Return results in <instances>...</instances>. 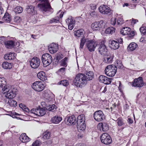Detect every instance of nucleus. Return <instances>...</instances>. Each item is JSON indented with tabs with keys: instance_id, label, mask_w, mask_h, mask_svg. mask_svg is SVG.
Returning <instances> with one entry per match:
<instances>
[{
	"instance_id": "nucleus-54",
	"label": "nucleus",
	"mask_w": 146,
	"mask_h": 146,
	"mask_svg": "<svg viewBox=\"0 0 146 146\" xmlns=\"http://www.w3.org/2000/svg\"><path fill=\"white\" fill-rule=\"evenodd\" d=\"M138 22V20L136 19H132L131 21L132 24H134Z\"/></svg>"
},
{
	"instance_id": "nucleus-63",
	"label": "nucleus",
	"mask_w": 146,
	"mask_h": 146,
	"mask_svg": "<svg viewBox=\"0 0 146 146\" xmlns=\"http://www.w3.org/2000/svg\"><path fill=\"white\" fill-rule=\"evenodd\" d=\"M107 91V88L106 87H104V90L102 91V92L105 93Z\"/></svg>"
},
{
	"instance_id": "nucleus-1",
	"label": "nucleus",
	"mask_w": 146,
	"mask_h": 146,
	"mask_svg": "<svg viewBox=\"0 0 146 146\" xmlns=\"http://www.w3.org/2000/svg\"><path fill=\"white\" fill-rule=\"evenodd\" d=\"M6 81L3 78H0V87L3 88L2 90L3 94L7 98H11L15 97L16 91L13 89V87L9 84L6 85Z\"/></svg>"
},
{
	"instance_id": "nucleus-8",
	"label": "nucleus",
	"mask_w": 146,
	"mask_h": 146,
	"mask_svg": "<svg viewBox=\"0 0 146 146\" xmlns=\"http://www.w3.org/2000/svg\"><path fill=\"white\" fill-rule=\"evenodd\" d=\"M100 138L102 143L106 145L109 144L112 141L111 137L106 133H103L101 136Z\"/></svg>"
},
{
	"instance_id": "nucleus-4",
	"label": "nucleus",
	"mask_w": 146,
	"mask_h": 146,
	"mask_svg": "<svg viewBox=\"0 0 146 146\" xmlns=\"http://www.w3.org/2000/svg\"><path fill=\"white\" fill-rule=\"evenodd\" d=\"M117 67L113 65L107 66L105 70V73L107 76L112 77L114 76L116 73Z\"/></svg>"
},
{
	"instance_id": "nucleus-46",
	"label": "nucleus",
	"mask_w": 146,
	"mask_h": 146,
	"mask_svg": "<svg viewBox=\"0 0 146 146\" xmlns=\"http://www.w3.org/2000/svg\"><path fill=\"white\" fill-rule=\"evenodd\" d=\"M59 18L58 17H56L54 18H53L51 19L50 20V23H56L59 22Z\"/></svg>"
},
{
	"instance_id": "nucleus-26",
	"label": "nucleus",
	"mask_w": 146,
	"mask_h": 146,
	"mask_svg": "<svg viewBox=\"0 0 146 146\" xmlns=\"http://www.w3.org/2000/svg\"><path fill=\"white\" fill-rule=\"evenodd\" d=\"M137 44L135 42H131L128 46L127 50L129 51H133L137 47Z\"/></svg>"
},
{
	"instance_id": "nucleus-61",
	"label": "nucleus",
	"mask_w": 146,
	"mask_h": 146,
	"mask_svg": "<svg viewBox=\"0 0 146 146\" xmlns=\"http://www.w3.org/2000/svg\"><path fill=\"white\" fill-rule=\"evenodd\" d=\"M31 36V37L32 38H34V39H36V38H35V37L37 36V35H32Z\"/></svg>"
},
{
	"instance_id": "nucleus-35",
	"label": "nucleus",
	"mask_w": 146,
	"mask_h": 146,
	"mask_svg": "<svg viewBox=\"0 0 146 146\" xmlns=\"http://www.w3.org/2000/svg\"><path fill=\"white\" fill-rule=\"evenodd\" d=\"M14 98V97L11 98ZM9 98L11 99L9 100L8 102V104L11 107H15L17 105V102L16 101L11 99V98Z\"/></svg>"
},
{
	"instance_id": "nucleus-6",
	"label": "nucleus",
	"mask_w": 146,
	"mask_h": 146,
	"mask_svg": "<svg viewBox=\"0 0 146 146\" xmlns=\"http://www.w3.org/2000/svg\"><path fill=\"white\" fill-rule=\"evenodd\" d=\"M46 86L44 83L36 81L34 82L32 87L37 92H40L43 90Z\"/></svg>"
},
{
	"instance_id": "nucleus-7",
	"label": "nucleus",
	"mask_w": 146,
	"mask_h": 146,
	"mask_svg": "<svg viewBox=\"0 0 146 146\" xmlns=\"http://www.w3.org/2000/svg\"><path fill=\"white\" fill-rule=\"evenodd\" d=\"M41 59L43 64L45 66L50 64L52 62V60L51 56L48 53L43 54L42 56Z\"/></svg>"
},
{
	"instance_id": "nucleus-29",
	"label": "nucleus",
	"mask_w": 146,
	"mask_h": 146,
	"mask_svg": "<svg viewBox=\"0 0 146 146\" xmlns=\"http://www.w3.org/2000/svg\"><path fill=\"white\" fill-rule=\"evenodd\" d=\"M99 125L100 126V130H102L104 131H107L109 129L108 125L105 123H100L99 124Z\"/></svg>"
},
{
	"instance_id": "nucleus-18",
	"label": "nucleus",
	"mask_w": 146,
	"mask_h": 146,
	"mask_svg": "<svg viewBox=\"0 0 146 146\" xmlns=\"http://www.w3.org/2000/svg\"><path fill=\"white\" fill-rule=\"evenodd\" d=\"M109 46L110 48L113 49L115 50L119 47V44L118 42L114 40H111L109 41Z\"/></svg>"
},
{
	"instance_id": "nucleus-48",
	"label": "nucleus",
	"mask_w": 146,
	"mask_h": 146,
	"mask_svg": "<svg viewBox=\"0 0 146 146\" xmlns=\"http://www.w3.org/2000/svg\"><path fill=\"white\" fill-rule=\"evenodd\" d=\"M116 18H112L111 19V24L113 25H115L116 26H117V25L116 23Z\"/></svg>"
},
{
	"instance_id": "nucleus-17",
	"label": "nucleus",
	"mask_w": 146,
	"mask_h": 146,
	"mask_svg": "<svg viewBox=\"0 0 146 146\" xmlns=\"http://www.w3.org/2000/svg\"><path fill=\"white\" fill-rule=\"evenodd\" d=\"M48 49L50 53L53 54L56 52L58 50V45L56 44L52 43L48 46Z\"/></svg>"
},
{
	"instance_id": "nucleus-21",
	"label": "nucleus",
	"mask_w": 146,
	"mask_h": 146,
	"mask_svg": "<svg viewBox=\"0 0 146 146\" xmlns=\"http://www.w3.org/2000/svg\"><path fill=\"white\" fill-rule=\"evenodd\" d=\"M67 122L68 125H74L76 123V119L74 115H72L71 116L67 117Z\"/></svg>"
},
{
	"instance_id": "nucleus-53",
	"label": "nucleus",
	"mask_w": 146,
	"mask_h": 146,
	"mask_svg": "<svg viewBox=\"0 0 146 146\" xmlns=\"http://www.w3.org/2000/svg\"><path fill=\"white\" fill-rule=\"evenodd\" d=\"M37 112V108H33L31 110V113H33L37 115V113L36 112Z\"/></svg>"
},
{
	"instance_id": "nucleus-41",
	"label": "nucleus",
	"mask_w": 146,
	"mask_h": 146,
	"mask_svg": "<svg viewBox=\"0 0 146 146\" xmlns=\"http://www.w3.org/2000/svg\"><path fill=\"white\" fill-rule=\"evenodd\" d=\"M58 85H61L63 86H66L69 84V82L67 80H62L58 83Z\"/></svg>"
},
{
	"instance_id": "nucleus-12",
	"label": "nucleus",
	"mask_w": 146,
	"mask_h": 146,
	"mask_svg": "<svg viewBox=\"0 0 146 146\" xmlns=\"http://www.w3.org/2000/svg\"><path fill=\"white\" fill-rule=\"evenodd\" d=\"M30 65L32 68H37L40 65V60L37 57H34L30 61Z\"/></svg>"
},
{
	"instance_id": "nucleus-44",
	"label": "nucleus",
	"mask_w": 146,
	"mask_h": 146,
	"mask_svg": "<svg viewBox=\"0 0 146 146\" xmlns=\"http://www.w3.org/2000/svg\"><path fill=\"white\" fill-rule=\"evenodd\" d=\"M66 70V68L64 67H62L60 68L58 71V73L59 74H60L61 76L63 75V74H64Z\"/></svg>"
},
{
	"instance_id": "nucleus-10",
	"label": "nucleus",
	"mask_w": 146,
	"mask_h": 146,
	"mask_svg": "<svg viewBox=\"0 0 146 146\" xmlns=\"http://www.w3.org/2000/svg\"><path fill=\"white\" fill-rule=\"evenodd\" d=\"M98 50L100 54L103 56L107 54L108 50L104 42H102L98 45Z\"/></svg>"
},
{
	"instance_id": "nucleus-28",
	"label": "nucleus",
	"mask_w": 146,
	"mask_h": 146,
	"mask_svg": "<svg viewBox=\"0 0 146 146\" xmlns=\"http://www.w3.org/2000/svg\"><path fill=\"white\" fill-rule=\"evenodd\" d=\"M26 9L27 13L31 14L32 15H34L36 13V11L34 10V8L32 5L27 6Z\"/></svg>"
},
{
	"instance_id": "nucleus-56",
	"label": "nucleus",
	"mask_w": 146,
	"mask_h": 146,
	"mask_svg": "<svg viewBox=\"0 0 146 146\" xmlns=\"http://www.w3.org/2000/svg\"><path fill=\"white\" fill-rule=\"evenodd\" d=\"M117 63L119 68H121L123 67L122 64L121 62L119 61V62H117Z\"/></svg>"
},
{
	"instance_id": "nucleus-24",
	"label": "nucleus",
	"mask_w": 146,
	"mask_h": 146,
	"mask_svg": "<svg viewBox=\"0 0 146 146\" xmlns=\"http://www.w3.org/2000/svg\"><path fill=\"white\" fill-rule=\"evenodd\" d=\"M19 139L23 143L28 142L30 140V139L25 133H23L21 134L19 137Z\"/></svg>"
},
{
	"instance_id": "nucleus-20",
	"label": "nucleus",
	"mask_w": 146,
	"mask_h": 146,
	"mask_svg": "<svg viewBox=\"0 0 146 146\" xmlns=\"http://www.w3.org/2000/svg\"><path fill=\"white\" fill-rule=\"evenodd\" d=\"M16 54L13 52H10L5 55L4 58L7 60H14L15 58Z\"/></svg>"
},
{
	"instance_id": "nucleus-42",
	"label": "nucleus",
	"mask_w": 146,
	"mask_h": 146,
	"mask_svg": "<svg viewBox=\"0 0 146 146\" xmlns=\"http://www.w3.org/2000/svg\"><path fill=\"white\" fill-rule=\"evenodd\" d=\"M23 11L22 8L20 6L17 7L14 9V11L16 14L21 13Z\"/></svg>"
},
{
	"instance_id": "nucleus-2",
	"label": "nucleus",
	"mask_w": 146,
	"mask_h": 146,
	"mask_svg": "<svg viewBox=\"0 0 146 146\" xmlns=\"http://www.w3.org/2000/svg\"><path fill=\"white\" fill-rule=\"evenodd\" d=\"M86 43V46L89 50L90 52L94 51L95 50L97 45L96 42L93 40H90L88 38H82L80 40V50L83 49L85 43Z\"/></svg>"
},
{
	"instance_id": "nucleus-59",
	"label": "nucleus",
	"mask_w": 146,
	"mask_h": 146,
	"mask_svg": "<svg viewBox=\"0 0 146 146\" xmlns=\"http://www.w3.org/2000/svg\"><path fill=\"white\" fill-rule=\"evenodd\" d=\"M119 86L118 87V88L120 90L121 89V87L122 86V85L121 83V82H120L119 81Z\"/></svg>"
},
{
	"instance_id": "nucleus-51",
	"label": "nucleus",
	"mask_w": 146,
	"mask_h": 146,
	"mask_svg": "<svg viewBox=\"0 0 146 146\" xmlns=\"http://www.w3.org/2000/svg\"><path fill=\"white\" fill-rule=\"evenodd\" d=\"M6 38L4 36H2L0 37V43L2 44L3 43H5V42H6Z\"/></svg>"
},
{
	"instance_id": "nucleus-27",
	"label": "nucleus",
	"mask_w": 146,
	"mask_h": 146,
	"mask_svg": "<svg viewBox=\"0 0 146 146\" xmlns=\"http://www.w3.org/2000/svg\"><path fill=\"white\" fill-rule=\"evenodd\" d=\"M37 77L40 80L42 81H45L46 79V76L45 72L43 71H41L38 72L37 74Z\"/></svg>"
},
{
	"instance_id": "nucleus-30",
	"label": "nucleus",
	"mask_w": 146,
	"mask_h": 146,
	"mask_svg": "<svg viewBox=\"0 0 146 146\" xmlns=\"http://www.w3.org/2000/svg\"><path fill=\"white\" fill-rule=\"evenodd\" d=\"M37 115L39 116H42L44 115L46 113V111L44 108H37Z\"/></svg>"
},
{
	"instance_id": "nucleus-45",
	"label": "nucleus",
	"mask_w": 146,
	"mask_h": 146,
	"mask_svg": "<svg viewBox=\"0 0 146 146\" xmlns=\"http://www.w3.org/2000/svg\"><path fill=\"white\" fill-rule=\"evenodd\" d=\"M68 58L66 57L64 58L61 61V65L62 66H67L66 62L67 61Z\"/></svg>"
},
{
	"instance_id": "nucleus-58",
	"label": "nucleus",
	"mask_w": 146,
	"mask_h": 146,
	"mask_svg": "<svg viewBox=\"0 0 146 146\" xmlns=\"http://www.w3.org/2000/svg\"><path fill=\"white\" fill-rule=\"evenodd\" d=\"M127 122L129 124H131L133 123V121L132 119L129 118L127 120Z\"/></svg>"
},
{
	"instance_id": "nucleus-31",
	"label": "nucleus",
	"mask_w": 146,
	"mask_h": 146,
	"mask_svg": "<svg viewBox=\"0 0 146 146\" xmlns=\"http://www.w3.org/2000/svg\"><path fill=\"white\" fill-rule=\"evenodd\" d=\"M85 115L83 114L80 115L77 117L76 123H85Z\"/></svg>"
},
{
	"instance_id": "nucleus-11",
	"label": "nucleus",
	"mask_w": 146,
	"mask_h": 146,
	"mask_svg": "<svg viewBox=\"0 0 146 146\" xmlns=\"http://www.w3.org/2000/svg\"><path fill=\"white\" fill-rule=\"evenodd\" d=\"M94 119L98 121H100L105 118L103 112L100 110L96 111L94 113Z\"/></svg>"
},
{
	"instance_id": "nucleus-9",
	"label": "nucleus",
	"mask_w": 146,
	"mask_h": 146,
	"mask_svg": "<svg viewBox=\"0 0 146 146\" xmlns=\"http://www.w3.org/2000/svg\"><path fill=\"white\" fill-rule=\"evenodd\" d=\"M105 23L102 20L93 23L91 25V27L94 31L100 30L104 28Z\"/></svg>"
},
{
	"instance_id": "nucleus-43",
	"label": "nucleus",
	"mask_w": 146,
	"mask_h": 146,
	"mask_svg": "<svg viewBox=\"0 0 146 146\" xmlns=\"http://www.w3.org/2000/svg\"><path fill=\"white\" fill-rule=\"evenodd\" d=\"M124 23L123 21V20L122 18L121 17H118L117 20L116 24L117 25V26L118 25H121L123 24Z\"/></svg>"
},
{
	"instance_id": "nucleus-5",
	"label": "nucleus",
	"mask_w": 146,
	"mask_h": 146,
	"mask_svg": "<svg viewBox=\"0 0 146 146\" xmlns=\"http://www.w3.org/2000/svg\"><path fill=\"white\" fill-rule=\"evenodd\" d=\"M120 32L121 34L123 35H128V38L131 39L134 36L135 32L132 31L130 28L127 27H123L121 29Z\"/></svg>"
},
{
	"instance_id": "nucleus-49",
	"label": "nucleus",
	"mask_w": 146,
	"mask_h": 146,
	"mask_svg": "<svg viewBox=\"0 0 146 146\" xmlns=\"http://www.w3.org/2000/svg\"><path fill=\"white\" fill-rule=\"evenodd\" d=\"M41 144V142L38 140L35 141L32 144V146H39Z\"/></svg>"
},
{
	"instance_id": "nucleus-15",
	"label": "nucleus",
	"mask_w": 146,
	"mask_h": 146,
	"mask_svg": "<svg viewBox=\"0 0 146 146\" xmlns=\"http://www.w3.org/2000/svg\"><path fill=\"white\" fill-rule=\"evenodd\" d=\"M66 22L68 25V28L70 30H72L74 27L75 21L72 17H69L66 20Z\"/></svg>"
},
{
	"instance_id": "nucleus-57",
	"label": "nucleus",
	"mask_w": 146,
	"mask_h": 146,
	"mask_svg": "<svg viewBox=\"0 0 146 146\" xmlns=\"http://www.w3.org/2000/svg\"><path fill=\"white\" fill-rule=\"evenodd\" d=\"M90 15L92 16H93L95 15L96 16L97 15V13L95 11H94L91 12L90 13Z\"/></svg>"
},
{
	"instance_id": "nucleus-60",
	"label": "nucleus",
	"mask_w": 146,
	"mask_h": 146,
	"mask_svg": "<svg viewBox=\"0 0 146 146\" xmlns=\"http://www.w3.org/2000/svg\"><path fill=\"white\" fill-rule=\"evenodd\" d=\"M24 106V105L22 104H19V106L20 107V108H21L22 109L23 108V106Z\"/></svg>"
},
{
	"instance_id": "nucleus-36",
	"label": "nucleus",
	"mask_w": 146,
	"mask_h": 146,
	"mask_svg": "<svg viewBox=\"0 0 146 146\" xmlns=\"http://www.w3.org/2000/svg\"><path fill=\"white\" fill-rule=\"evenodd\" d=\"M51 135L50 132L47 131L44 132L43 134V138L45 139H49Z\"/></svg>"
},
{
	"instance_id": "nucleus-55",
	"label": "nucleus",
	"mask_w": 146,
	"mask_h": 146,
	"mask_svg": "<svg viewBox=\"0 0 146 146\" xmlns=\"http://www.w3.org/2000/svg\"><path fill=\"white\" fill-rule=\"evenodd\" d=\"M62 58V55L61 54L58 55L56 56V59L59 60Z\"/></svg>"
},
{
	"instance_id": "nucleus-52",
	"label": "nucleus",
	"mask_w": 146,
	"mask_h": 146,
	"mask_svg": "<svg viewBox=\"0 0 146 146\" xmlns=\"http://www.w3.org/2000/svg\"><path fill=\"white\" fill-rule=\"evenodd\" d=\"M90 7L91 9L93 11H95L96 9V5L95 4H90Z\"/></svg>"
},
{
	"instance_id": "nucleus-32",
	"label": "nucleus",
	"mask_w": 146,
	"mask_h": 146,
	"mask_svg": "<svg viewBox=\"0 0 146 146\" xmlns=\"http://www.w3.org/2000/svg\"><path fill=\"white\" fill-rule=\"evenodd\" d=\"M2 20L6 22L9 23L11 21V19L9 14L6 13L2 18Z\"/></svg>"
},
{
	"instance_id": "nucleus-34",
	"label": "nucleus",
	"mask_w": 146,
	"mask_h": 146,
	"mask_svg": "<svg viewBox=\"0 0 146 146\" xmlns=\"http://www.w3.org/2000/svg\"><path fill=\"white\" fill-rule=\"evenodd\" d=\"M115 31V28L112 27H110L107 28L105 31V33L107 34H112L114 33Z\"/></svg>"
},
{
	"instance_id": "nucleus-14",
	"label": "nucleus",
	"mask_w": 146,
	"mask_h": 146,
	"mask_svg": "<svg viewBox=\"0 0 146 146\" xmlns=\"http://www.w3.org/2000/svg\"><path fill=\"white\" fill-rule=\"evenodd\" d=\"M132 84L135 87H140L143 86L144 84L143 82L142 78L141 77H139L135 79Z\"/></svg>"
},
{
	"instance_id": "nucleus-37",
	"label": "nucleus",
	"mask_w": 146,
	"mask_h": 146,
	"mask_svg": "<svg viewBox=\"0 0 146 146\" xmlns=\"http://www.w3.org/2000/svg\"><path fill=\"white\" fill-rule=\"evenodd\" d=\"M83 30L82 29L77 30L76 31L74 32V35L75 36L79 37L83 35Z\"/></svg>"
},
{
	"instance_id": "nucleus-33",
	"label": "nucleus",
	"mask_w": 146,
	"mask_h": 146,
	"mask_svg": "<svg viewBox=\"0 0 146 146\" xmlns=\"http://www.w3.org/2000/svg\"><path fill=\"white\" fill-rule=\"evenodd\" d=\"M2 66L3 68L5 69H10L12 68V65L10 63L5 62L2 63Z\"/></svg>"
},
{
	"instance_id": "nucleus-62",
	"label": "nucleus",
	"mask_w": 146,
	"mask_h": 146,
	"mask_svg": "<svg viewBox=\"0 0 146 146\" xmlns=\"http://www.w3.org/2000/svg\"><path fill=\"white\" fill-rule=\"evenodd\" d=\"M63 15V14L62 13V12L60 15L59 17L60 18H62Z\"/></svg>"
},
{
	"instance_id": "nucleus-39",
	"label": "nucleus",
	"mask_w": 146,
	"mask_h": 146,
	"mask_svg": "<svg viewBox=\"0 0 146 146\" xmlns=\"http://www.w3.org/2000/svg\"><path fill=\"white\" fill-rule=\"evenodd\" d=\"M118 126H121L124 124L123 120L121 117H119L116 121Z\"/></svg>"
},
{
	"instance_id": "nucleus-64",
	"label": "nucleus",
	"mask_w": 146,
	"mask_h": 146,
	"mask_svg": "<svg viewBox=\"0 0 146 146\" xmlns=\"http://www.w3.org/2000/svg\"><path fill=\"white\" fill-rule=\"evenodd\" d=\"M24 110L27 112L29 111V109L27 108Z\"/></svg>"
},
{
	"instance_id": "nucleus-16",
	"label": "nucleus",
	"mask_w": 146,
	"mask_h": 146,
	"mask_svg": "<svg viewBox=\"0 0 146 146\" xmlns=\"http://www.w3.org/2000/svg\"><path fill=\"white\" fill-rule=\"evenodd\" d=\"M99 80L100 82L106 84H110L111 82V78L102 75L99 76Z\"/></svg>"
},
{
	"instance_id": "nucleus-25",
	"label": "nucleus",
	"mask_w": 146,
	"mask_h": 146,
	"mask_svg": "<svg viewBox=\"0 0 146 146\" xmlns=\"http://www.w3.org/2000/svg\"><path fill=\"white\" fill-rule=\"evenodd\" d=\"M77 128L78 131L82 132L84 131L86 128V125L85 123H77Z\"/></svg>"
},
{
	"instance_id": "nucleus-23",
	"label": "nucleus",
	"mask_w": 146,
	"mask_h": 146,
	"mask_svg": "<svg viewBox=\"0 0 146 146\" xmlns=\"http://www.w3.org/2000/svg\"><path fill=\"white\" fill-rule=\"evenodd\" d=\"M4 44L6 48H11L14 47L15 42L12 40L6 41L5 42Z\"/></svg>"
},
{
	"instance_id": "nucleus-47",
	"label": "nucleus",
	"mask_w": 146,
	"mask_h": 146,
	"mask_svg": "<svg viewBox=\"0 0 146 146\" xmlns=\"http://www.w3.org/2000/svg\"><path fill=\"white\" fill-rule=\"evenodd\" d=\"M139 30L142 34L146 36V27H142L140 28Z\"/></svg>"
},
{
	"instance_id": "nucleus-3",
	"label": "nucleus",
	"mask_w": 146,
	"mask_h": 146,
	"mask_svg": "<svg viewBox=\"0 0 146 146\" xmlns=\"http://www.w3.org/2000/svg\"><path fill=\"white\" fill-rule=\"evenodd\" d=\"M84 74H77L74 80V84L76 86L80 87L85 85L87 83Z\"/></svg>"
},
{
	"instance_id": "nucleus-19",
	"label": "nucleus",
	"mask_w": 146,
	"mask_h": 146,
	"mask_svg": "<svg viewBox=\"0 0 146 146\" xmlns=\"http://www.w3.org/2000/svg\"><path fill=\"white\" fill-rule=\"evenodd\" d=\"M62 120V118L61 116L56 115L52 118L51 121L53 123L58 124Z\"/></svg>"
},
{
	"instance_id": "nucleus-40",
	"label": "nucleus",
	"mask_w": 146,
	"mask_h": 146,
	"mask_svg": "<svg viewBox=\"0 0 146 146\" xmlns=\"http://www.w3.org/2000/svg\"><path fill=\"white\" fill-rule=\"evenodd\" d=\"M113 57L112 56H108L107 57L104 59V61L107 63H111L113 61Z\"/></svg>"
},
{
	"instance_id": "nucleus-13",
	"label": "nucleus",
	"mask_w": 146,
	"mask_h": 146,
	"mask_svg": "<svg viewBox=\"0 0 146 146\" xmlns=\"http://www.w3.org/2000/svg\"><path fill=\"white\" fill-rule=\"evenodd\" d=\"M99 10L100 12L103 14H107L109 13L111 9L107 6L104 5H101L99 8Z\"/></svg>"
},
{
	"instance_id": "nucleus-22",
	"label": "nucleus",
	"mask_w": 146,
	"mask_h": 146,
	"mask_svg": "<svg viewBox=\"0 0 146 146\" xmlns=\"http://www.w3.org/2000/svg\"><path fill=\"white\" fill-rule=\"evenodd\" d=\"M84 75L85 76V78L87 81L92 80L94 76L93 72L91 71L87 72L86 73L84 74Z\"/></svg>"
},
{
	"instance_id": "nucleus-38",
	"label": "nucleus",
	"mask_w": 146,
	"mask_h": 146,
	"mask_svg": "<svg viewBox=\"0 0 146 146\" xmlns=\"http://www.w3.org/2000/svg\"><path fill=\"white\" fill-rule=\"evenodd\" d=\"M56 106L54 104L49 105L46 109L50 111H54L56 108Z\"/></svg>"
},
{
	"instance_id": "nucleus-50",
	"label": "nucleus",
	"mask_w": 146,
	"mask_h": 146,
	"mask_svg": "<svg viewBox=\"0 0 146 146\" xmlns=\"http://www.w3.org/2000/svg\"><path fill=\"white\" fill-rule=\"evenodd\" d=\"M21 21V19L20 17L18 16H16L15 17L14 19V21L17 23H19Z\"/></svg>"
}]
</instances>
